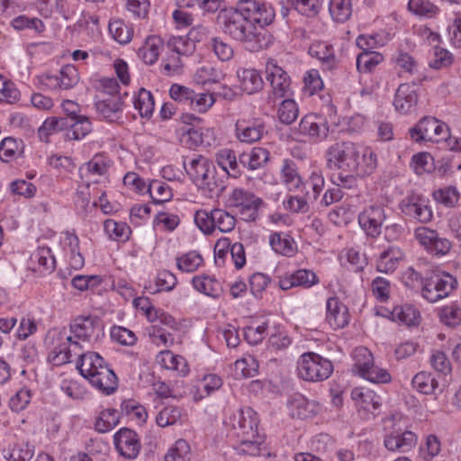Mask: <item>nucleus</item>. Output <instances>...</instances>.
I'll return each mask as SVG.
<instances>
[{
    "mask_svg": "<svg viewBox=\"0 0 461 461\" xmlns=\"http://www.w3.org/2000/svg\"><path fill=\"white\" fill-rule=\"evenodd\" d=\"M276 14L274 8L264 2L257 0H239L235 7L221 9L217 15V23L222 32L230 39L238 36L242 25L247 24V19L270 25Z\"/></svg>",
    "mask_w": 461,
    "mask_h": 461,
    "instance_id": "1",
    "label": "nucleus"
},
{
    "mask_svg": "<svg viewBox=\"0 0 461 461\" xmlns=\"http://www.w3.org/2000/svg\"><path fill=\"white\" fill-rule=\"evenodd\" d=\"M185 170L192 182L204 194L220 196L227 188V183L218 176L212 160L203 155H193L184 161Z\"/></svg>",
    "mask_w": 461,
    "mask_h": 461,
    "instance_id": "2",
    "label": "nucleus"
},
{
    "mask_svg": "<svg viewBox=\"0 0 461 461\" xmlns=\"http://www.w3.org/2000/svg\"><path fill=\"white\" fill-rule=\"evenodd\" d=\"M77 368L84 378L104 394L113 393L118 387L114 372L96 352L87 351L80 356Z\"/></svg>",
    "mask_w": 461,
    "mask_h": 461,
    "instance_id": "3",
    "label": "nucleus"
},
{
    "mask_svg": "<svg viewBox=\"0 0 461 461\" xmlns=\"http://www.w3.org/2000/svg\"><path fill=\"white\" fill-rule=\"evenodd\" d=\"M264 201L253 192L242 187L234 188L225 203L226 208L239 214L244 221L252 222L258 218V211Z\"/></svg>",
    "mask_w": 461,
    "mask_h": 461,
    "instance_id": "4",
    "label": "nucleus"
},
{
    "mask_svg": "<svg viewBox=\"0 0 461 461\" xmlns=\"http://www.w3.org/2000/svg\"><path fill=\"white\" fill-rule=\"evenodd\" d=\"M332 372L331 361L313 352L303 354L297 362L298 375L306 381H323L329 378Z\"/></svg>",
    "mask_w": 461,
    "mask_h": 461,
    "instance_id": "5",
    "label": "nucleus"
},
{
    "mask_svg": "<svg viewBox=\"0 0 461 461\" xmlns=\"http://www.w3.org/2000/svg\"><path fill=\"white\" fill-rule=\"evenodd\" d=\"M355 364L353 370L358 375L374 384H388L392 380L389 372L374 364L372 353L364 347L354 350Z\"/></svg>",
    "mask_w": 461,
    "mask_h": 461,
    "instance_id": "6",
    "label": "nucleus"
},
{
    "mask_svg": "<svg viewBox=\"0 0 461 461\" xmlns=\"http://www.w3.org/2000/svg\"><path fill=\"white\" fill-rule=\"evenodd\" d=\"M357 146L350 141H337L325 151L327 167L330 170L349 171L355 168Z\"/></svg>",
    "mask_w": 461,
    "mask_h": 461,
    "instance_id": "7",
    "label": "nucleus"
},
{
    "mask_svg": "<svg viewBox=\"0 0 461 461\" xmlns=\"http://www.w3.org/2000/svg\"><path fill=\"white\" fill-rule=\"evenodd\" d=\"M267 25L260 24L252 18L247 19V24L242 25L237 37L233 40L243 44L251 52L266 49L272 42L271 35L266 30Z\"/></svg>",
    "mask_w": 461,
    "mask_h": 461,
    "instance_id": "8",
    "label": "nucleus"
},
{
    "mask_svg": "<svg viewBox=\"0 0 461 461\" xmlns=\"http://www.w3.org/2000/svg\"><path fill=\"white\" fill-rule=\"evenodd\" d=\"M34 80L36 86L42 90H68L78 83L79 75L75 66L65 65L58 74H41Z\"/></svg>",
    "mask_w": 461,
    "mask_h": 461,
    "instance_id": "9",
    "label": "nucleus"
},
{
    "mask_svg": "<svg viewBox=\"0 0 461 461\" xmlns=\"http://www.w3.org/2000/svg\"><path fill=\"white\" fill-rule=\"evenodd\" d=\"M457 285L456 277L447 273L436 274L427 278L421 286L422 297L429 303H436L447 297Z\"/></svg>",
    "mask_w": 461,
    "mask_h": 461,
    "instance_id": "10",
    "label": "nucleus"
},
{
    "mask_svg": "<svg viewBox=\"0 0 461 461\" xmlns=\"http://www.w3.org/2000/svg\"><path fill=\"white\" fill-rule=\"evenodd\" d=\"M398 207L404 217L417 222L426 224L433 219V212L429 202L421 194H408L401 200Z\"/></svg>",
    "mask_w": 461,
    "mask_h": 461,
    "instance_id": "11",
    "label": "nucleus"
},
{
    "mask_svg": "<svg viewBox=\"0 0 461 461\" xmlns=\"http://www.w3.org/2000/svg\"><path fill=\"white\" fill-rule=\"evenodd\" d=\"M409 132L416 142H440L448 137V127L434 117H424Z\"/></svg>",
    "mask_w": 461,
    "mask_h": 461,
    "instance_id": "12",
    "label": "nucleus"
},
{
    "mask_svg": "<svg viewBox=\"0 0 461 461\" xmlns=\"http://www.w3.org/2000/svg\"><path fill=\"white\" fill-rule=\"evenodd\" d=\"M103 330L102 321L95 315H78L69 324L72 338L87 343L97 341L104 335Z\"/></svg>",
    "mask_w": 461,
    "mask_h": 461,
    "instance_id": "13",
    "label": "nucleus"
},
{
    "mask_svg": "<svg viewBox=\"0 0 461 461\" xmlns=\"http://www.w3.org/2000/svg\"><path fill=\"white\" fill-rule=\"evenodd\" d=\"M414 238L419 244L429 254L441 257L447 255L451 248V241L439 235L433 229L420 226L414 230Z\"/></svg>",
    "mask_w": 461,
    "mask_h": 461,
    "instance_id": "14",
    "label": "nucleus"
},
{
    "mask_svg": "<svg viewBox=\"0 0 461 461\" xmlns=\"http://www.w3.org/2000/svg\"><path fill=\"white\" fill-rule=\"evenodd\" d=\"M227 424L230 426L233 434L238 438L252 437L258 432V417L250 407L234 411L228 419Z\"/></svg>",
    "mask_w": 461,
    "mask_h": 461,
    "instance_id": "15",
    "label": "nucleus"
},
{
    "mask_svg": "<svg viewBox=\"0 0 461 461\" xmlns=\"http://www.w3.org/2000/svg\"><path fill=\"white\" fill-rule=\"evenodd\" d=\"M386 219L385 210L380 204H370L358 214V223L366 235L375 238L382 232Z\"/></svg>",
    "mask_w": 461,
    "mask_h": 461,
    "instance_id": "16",
    "label": "nucleus"
},
{
    "mask_svg": "<svg viewBox=\"0 0 461 461\" xmlns=\"http://www.w3.org/2000/svg\"><path fill=\"white\" fill-rule=\"evenodd\" d=\"M266 79L270 83L273 94L278 97H283L291 91L289 75L274 59H269L266 64Z\"/></svg>",
    "mask_w": 461,
    "mask_h": 461,
    "instance_id": "17",
    "label": "nucleus"
},
{
    "mask_svg": "<svg viewBox=\"0 0 461 461\" xmlns=\"http://www.w3.org/2000/svg\"><path fill=\"white\" fill-rule=\"evenodd\" d=\"M117 451L124 457L133 459L140 450V438L137 433L128 428L119 429L113 436Z\"/></svg>",
    "mask_w": 461,
    "mask_h": 461,
    "instance_id": "18",
    "label": "nucleus"
},
{
    "mask_svg": "<svg viewBox=\"0 0 461 461\" xmlns=\"http://www.w3.org/2000/svg\"><path fill=\"white\" fill-rule=\"evenodd\" d=\"M299 131L301 134L315 140H321L328 136L329 125L324 116L316 113H309L301 120Z\"/></svg>",
    "mask_w": 461,
    "mask_h": 461,
    "instance_id": "19",
    "label": "nucleus"
},
{
    "mask_svg": "<svg viewBox=\"0 0 461 461\" xmlns=\"http://www.w3.org/2000/svg\"><path fill=\"white\" fill-rule=\"evenodd\" d=\"M79 341L77 338H72V335L68 336L66 343L59 345L51 351L50 360L57 366L71 362L73 357H77V361H80V356L85 353L82 352Z\"/></svg>",
    "mask_w": 461,
    "mask_h": 461,
    "instance_id": "20",
    "label": "nucleus"
},
{
    "mask_svg": "<svg viewBox=\"0 0 461 461\" xmlns=\"http://www.w3.org/2000/svg\"><path fill=\"white\" fill-rule=\"evenodd\" d=\"M319 283L316 274L308 269H298L291 274H285L279 277V287L282 290H289L293 287L310 288Z\"/></svg>",
    "mask_w": 461,
    "mask_h": 461,
    "instance_id": "21",
    "label": "nucleus"
},
{
    "mask_svg": "<svg viewBox=\"0 0 461 461\" xmlns=\"http://www.w3.org/2000/svg\"><path fill=\"white\" fill-rule=\"evenodd\" d=\"M235 126L237 139L244 143L258 141L266 131V125L259 119H255L252 122L239 120Z\"/></svg>",
    "mask_w": 461,
    "mask_h": 461,
    "instance_id": "22",
    "label": "nucleus"
},
{
    "mask_svg": "<svg viewBox=\"0 0 461 461\" xmlns=\"http://www.w3.org/2000/svg\"><path fill=\"white\" fill-rule=\"evenodd\" d=\"M417 436L410 430L404 432H392L384 436V446L392 452H407L417 444Z\"/></svg>",
    "mask_w": 461,
    "mask_h": 461,
    "instance_id": "23",
    "label": "nucleus"
},
{
    "mask_svg": "<svg viewBox=\"0 0 461 461\" xmlns=\"http://www.w3.org/2000/svg\"><path fill=\"white\" fill-rule=\"evenodd\" d=\"M326 310V320L334 330L342 329L348 324V309L338 297H330L327 300Z\"/></svg>",
    "mask_w": 461,
    "mask_h": 461,
    "instance_id": "24",
    "label": "nucleus"
},
{
    "mask_svg": "<svg viewBox=\"0 0 461 461\" xmlns=\"http://www.w3.org/2000/svg\"><path fill=\"white\" fill-rule=\"evenodd\" d=\"M309 54L317 59L323 71H332L339 67V59L331 45L326 42H314L310 46Z\"/></svg>",
    "mask_w": 461,
    "mask_h": 461,
    "instance_id": "25",
    "label": "nucleus"
},
{
    "mask_svg": "<svg viewBox=\"0 0 461 461\" xmlns=\"http://www.w3.org/2000/svg\"><path fill=\"white\" fill-rule=\"evenodd\" d=\"M356 167L352 171H356V175L359 177H366L372 175L377 167V156L372 149L365 148L361 154L358 149L355 157Z\"/></svg>",
    "mask_w": 461,
    "mask_h": 461,
    "instance_id": "26",
    "label": "nucleus"
},
{
    "mask_svg": "<svg viewBox=\"0 0 461 461\" xmlns=\"http://www.w3.org/2000/svg\"><path fill=\"white\" fill-rule=\"evenodd\" d=\"M270 158L267 149L260 147H254L248 152H242L239 156V162L249 170H257L266 166Z\"/></svg>",
    "mask_w": 461,
    "mask_h": 461,
    "instance_id": "27",
    "label": "nucleus"
},
{
    "mask_svg": "<svg viewBox=\"0 0 461 461\" xmlns=\"http://www.w3.org/2000/svg\"><path fill=\"white\" fill-rule=\"evenodd\" d=\"M235 449L239 455L244 456H258L267 454L264 438L258 433L252 437L239 438Z\"/></svg>",
    "mask_w": 461,
    "mask_h": 461,
    "instance_id": "28",
    "label": "nucleus"
},
{
    "mask_svg": "<svg viewBox=\"0 0 461 461\" xmlns=\"http://www.w3.org/2000/svg\"><path fill=\"white\" fill-rule=\"evenodd\" d=\"M156 361L162 367L176 371L181 376H185L189 373L186 360L179 355H174L170 350H161L157 355Z\"/></svg>",
    "mask_w": 461,
    "mask_h": 461,
    "instance_id": "29",
    "label": "nucleus"
},
{
    "mask_svg": "<svg viewBox=\"0 0 461 461\" xmlns=\"http://www.w3.org/2000/svg\"><path fill=\"white\" fill-rule=\"evenodd\" d=\"M164 48L162 40L155 35L146 38L143 45L138 50V56L147 65L154 64Z\"/></svg>",
    "mask_w": 461,
    "mask_h": 461,
    "instance_id": "30",
    "label": "nucleus"
},
{
    "mask_svg": "<svg viewBox=\"0 0 461 461\" xmlns=\"http://www.w3.org/2000/svg\"><path fill=\"white\" fill-rule=\"evenodd\" d=\"M122 101L120 96H108L95 103L97 113L109 122H115L120 118Z\"/></svg>",
    "mask_w": 461,
    "mask_h": 461,
    "instance_id": "31",
    "label": "nucleus"
},
{
    "mask_svg": "<svg viewBox=\"0 0 461 461\" xmlns=\"http://www.w3.org/2000/svg\"><path fill=\"white\" fill-rule=\"evenodd\" d=\"M240 88L248 95H252L263 88L264 81L259 72L254 68L238 70Z\"/></svg>",
    "mask_w": 461,
    "mask_h": 461,
    "instance_id": "32",
    "label": "nucleus"
},
{
    "mask_svg": "<svg viewBox=\"0 0 461 461\" xmlns=\"http://www.w3.org/2000/svg\"><path fill=\"white\" fill-rule=\"evenodd\" d=\"M217 165L224 171L223 179L226 181L229 176L237 178L240 172L237 162V158L233 150L223 149L215 155Z\"/></svg>",
    "mask_w": 461,
    "mask_h": 461,
    "instance_id": "33",
    "label": "nucleus"
},
{
    "mask_svg": "<svg viewBox=\"0 0 461 461\" xmlns=\"http://www.w3.org/2000/svg\"><path fill=\"white\" fill-rule=\"evenodd\" d=\"M280 175L282 183L289 191H297L302 186H304L302 176L298 173L296 164L293 160H284Z\"/></svg>",
    "mask_w": 461,
    "mask_h": 461,
    "instance_id": "34",
    "label": "nucleus"
},
{
    "mask_svg": "<svg viewBox=\"0 0 461 461\" xmlns=\"http://www.w3.org/2000/svg\"><path fill=\"white\" fill-rule=\"evenodd\" d=\"M403 258V252L396 247H391L381 253L376 262V269L381 273H393Z\"/></svg>",
    "mask_w": 461,
    "mask_h": 461,
    "instance_id": "35",
    "label": "nucleus"
},
{
    "mask_svg": "<svg viewBox=\"0 0 461 461\" xmlns=\"http://www.w3.org/2000/svg\"><path fill=\"white\" fill-rule=\"evenodd\" d=\"M192 285L199 293L212 298H219L222 294L221 284L213 276H195L192 279Z\"/></svg>",
    "mask_w": 461,
    "mask_h": 461,
    "instance_id": "36",
    "label": "nucleus"
},
{
    "mask_svg": "<svg viewBox=\"0 0 461 461\" xmlns=\"http://www.w3.org/2000/svg\"><path fill=\"white\" fill-rule=\"evenodd\" d=\"M418 101L417 94L411 86L407 84H402L396 93L394 97V107L395 109L402 113H408Z\"/></svg>",
    "mask_w": 461,
    "mask_h": 461,
    "instance_id": "37",
    "label": "nucleus"
},
{
    "mask_svg": "<svg viewBox=\"0 0 461 461\" xmlns=\"http://www.w3.org/2000/svg\"><path fill=\"white\" fill-rule=\"evenodd\" d=\"M391 314L394 321L408 327H416L420 322V312L411 304L397 305Z\"/></svg>",
    "mask_w": 461,
    "mask_h": 461,
    "instance_id": "38",
    "label": "nucleus"
},
{
    "mask_svg": "<svg viewBox=\"0 0 461 461\" xmlns=\"http://www.w3.org/2000/svg\"><path fill=\"white\" fill-rule=\"evenodd\" d=\"M269 243L272 249L282 256L291 257L296 250L294 240L285 233L275 232L271 234Z\"/></svg>",
    "mask_w": 461,
    "mask_h": 461,
    "instance_id": "39",
    "label": "nucleus"
},
{
    "mask_svg": "<svg viewBox=\"0 0 461 461\" xmlns=\"http://www.w3.org/2000/svg\"><path fill=\"white\" fill-rule=\"evenodd\" d=\"M68 127V119L65 117L47 118L38 129V135L41 140L48 142L50 135L63 131Z\"/></svg>",
    "mask_w": 461,
    "mask_h": 461,
    "instance_id": "40",
    "label": "nucleus"
},
{
    "mask_svg": "<svg viewBox=\"0 0 461 461\" xmlns=\"http://www.w3.org/2000/svg\"><path fill=\"white\" fill-rule=\"evenodd\" d=\"M134 108L142 118L149 119L154 112L155 102L152 94L141 88L133 99Z\"/></svg>",
    "mask_w": 461,
    "mask_h": 461,
    "instance_id": "41",
    "label": "nucleus"
},
{
    "mask_svg": "<svg viewBox=\"0 0 461 461\" xmlns=\"http://www.w3.org/2000/svg\"><path fill=\"white\" fill-rule=\"evenodd\" d=\"M352 397L361 408L370 412H374L381 406V398L370 390L355 389Z\"/></svg>",
    "mask_w": 461,
    "mask_h": 461,
    "instance_id": "42",
    "label": "nucleus"
},
{
    "mask_svg": "<svg viewBox=\"0 0 461 461\" xmlns=\"http://www.w3.org/2000/svg\"><path fill=\"white\" fill-rule=\"evenodd\" d=\"M312 404L302 394H294L288 401V408L293 417L306 419L313 412Z\"/></svg>",
    "mask_w": 461,
    "mask_h": 461,
    "instance_id": "43",
    "label": "nucleus"
},
{
    "mask_svg": "<svg viewBox=\"0 0 461 461\" xmlns=\"http://www.w3.org/2000/svg\"><path fill=\"white\" fill-rule=\"evenodd\" d=\"M411 384L418 392L424 394H432L438 387V382L435 376L424 371L416 374Z\"/></svg>",
    "mask_w": 461,
    "mask_h": 461,
    "instance_id": "44",
    "label": "nucleus"
},
{
    "mask_svg": "<svg viewBox=\"0 0 461 461\" xmlns=\"http://www.w3.org/2000/svg\"><path fill=\"white\" fill-rule=\"evenodd\" d=\"M120 421L118 411L115 409H105L102 411L95 419V429L99 433H106L112 430Z\"/></svg>",
    "mask_w": 461,
    "mask_h": 461,
    "instance_id": "45",
    "label": "nucleus"
},
{
    "mask_svg": "<svg viewBox=\"0 0 461 461\" xmlns=\"http://www.w3.org/2000/svg\"><path fill=\"white\" fill-rule=\"evenodd\" d=\"M182 416L183 411L181 408L174 405H168L160 410L157 414L156 423L161 428L173 426L177 422H181Z\"/></svg>",
    "mask_w": 461,
    "mask_h": 461,
    "instance_id": "46",
    "label": "nucleus"
},
{
    "mask_svg": "<svg viewBox=\"0 0 461 461\" xmlns=\"http://www.w3.org/2000/svg\"><path fill=\"white\" fill-rule=\"evenodd\" d=\"M213 134L212 131L209 128L203 127H188L185 130V133L183 134V138L186 139V143L190 146H199V145H210V141L207 138L212 137Z\"/></svg>",
    "mask_w": 461,
    "mask_h": 461,
    "instance_id": "47",
    "label": "nucleus"
},
{
    "mask_svg": "<svg viewBox=\"0 0 461 461\" xmlns=\"http://www.w3.org/2000/svg\"><path fill=\"white\" fill-rule=\"evenodd\" d=\"M384 60V56L376 51H363L357 55V68L360 73H369Z\"/></svg>",
    "mask_w": 461,
    "mask_h": 461,
    "instance_id": "48",
    "label": "nucleus"
},
{
    "mask_svg": "<svg viewBox=\"0 0 461 461\" xmlns=\"http://www.w3.org/2000/svg\"><path fill=\"white\" fill-rule=\"evenodd\" d=\"M223 78V72L210 64L200 67L194 76V81L201 85L219 83Z\"/></svg>",
    "mask_w": 461,
    "mask_h": 461,
    "instance_id": "49",
    "label": "nucleus"
},
{
    "mask_svg": "<svg viewBox=\"0 0 461 461\" xmlns=\"http://www.w3.org/2000/svg\"><path fill=\"white\" fill-rule=\"evenodd\" d=\"M329 12L337 23H344L352 14L351 0H330Z\"/></svg>",
    "mask_w": 461,
    "mask_h": 461,
    "instance_id": "50",
    "label": "nucleus"
},
{
    "mask_svg": "<svg viewBox=\"0 0 461 461\" xmlns=\"http://www.w3.org/2000/svg\"><path fill=\"white\" fill-rule=\"evenodd\" d=\"M440 321L448 327L455 328L461 324V305L452 303L438 311Z\"/></svg>",
    "mask_w": 461,
    "mask_h": 461,
    "instance_id": "51",
    "label": "nucleus"
},
{
    "mask_svg": "<svg viewBox=\"0 0 461 461\" xmlns=\"http://www.w3.org/2000/svg\"><path fill=\"white\" fill-rule=\"evenodd\" d=\"M212 219L214 221V230L218 229L221 232H230L236 226L234 215L221 208L212 209Z\"/></svg>",
    "mask_w": 461,
    "mask_h": 461,
    "instance_id": "52",
    "label": "nucleus"
},
{
    "mask_svg": "<svg viewBox=\"0 0 461 461\" xmlns=\"http://www.w3.org/2000/svg\"><path fill=\"white\" fill-rule=\"evenodd\" d=\"M68 127H70V131L68 136L73 140H81L92 131V123L86 115H79L68 122Z\"/></svg>",
    "mask_w": 461,
    "mask_h": 461,
    "instance_id": "53",
    "label": "nucleus"
},
{
    "mask_svg": "<svg viewBox=\"0 0 461 461\" xmlns=\"http://www.w3.org/2000/svg\"><path fill=\"white\" fill-rule=\"evenodd\" d=\"M121 412L138 423L142 424L148 418V413L144 406L133 399L124 400L121 403Z\"/></svg>",
    "mask_w": 461,
    "mask_h": 461,
    "instance_id": "54",
    "label": "nucleus"
},
{
    "mask_svg": "<svg viewBox=\"0 0 461 461\" xmlns=\"http://www.w3.org/2000/svg\"><path fill=\"white\" fill-rule=\"evenodd\" d=\"M32 261L38 264V271L52 272L55 269V258L50 249L39 248L31 257Z\"/></svg>",
    "mask_w": 461,
    "mask_h": 461,
    "instance_id": "55",
    "label": "nucleus"
},
{
    "mask_svg": "<svg viewBox=\"0 0 461 461\" xmlns=\"http://www.w3.org/2000/svg\"><path fill=\"white\" fill-rule=\"evenodd\" d=\"M148 335L151 342L158 347L164 346L169 348L174 344V336L167 329L158 323L151 324L147 329Z\"/></svg>",
    "mask_w": 461,
    "mask_h": 461,
    "instance_id": "56",
    "label": "nucleus"
},
{
    "mask_svg": "<svg viewBox=\"0 0 461 461\" xmlns=\"http://www.w3.org/2000/svg\"><path fill=\"white\" fill-rule=\"evenodd\" d=\"M408 9L415 15L426 18H433L439 12V8L429 0H409Z\"/></svg>",
    "mask_w": 461,
    "mask_h": 461,
    "instance_id": "57",
    "label": "nucleus"
},
{
    "mask_svg": "<svg viewBox=\"0 0 461 461\" xmlns=\"http://www.w3.org/2000/svg\"><path fill=\"white\" fill-rule=\"evenodd\" d=\"M105 233L113 240H127L131 233L130 227L124 222H118L108 219L104 223Z\"/></svg>",
    "mask_w": 461,
    "mask_h": 461,
    "instance_id": "58",
    "label": "nucleus"
},
{
    "mask_svg": "<svg viewBox=\"0 0 461 461\" xmlns=\"http://www.w3.org/2000/svg\"><path fill=\"white\" fill-rule=\"evenodd\" d=\"M33 448L27 443L14 444L4 450V456L8 461H30L33 456Z\"/></svg>",
    "mask_w": 461,
    "mask_h": 461,
    "instance_id": "59",
    "label": "nucleus"
},
{
    "mask_svg": "<svg viewBox=\"0 0 461 461\" xmlns=\"http://www.w3.org/2000/svg\"><path fill=\"white\" fill-rule=\"evenodd\" d=\"M109 32L120 44L128 43L132 37L133 31L122 20H113L109 23Z\"/></svg>",
    "mask_w": 461,
    "mask_h": 461,
    "instance_id": "60",
    "label": "nucleus"
},
{
    "mask_svg": "<svg viewBox=\"0 0 461 461\" xmlns=\"http://www.w3.org/2000/svg\"><path fill=\"white\" fill-rule=\"evenodd\" d=\"M191 447L185 439H178L165 456V461H190Z\"/></svg>",
    "mask_w": 461,
    "mask_h": 461,
    "instance_id": "61",
    "label": "nucleus"
},
{
    "mask_svg": "<svg viewBox=\"0 0 461 461\" xmlns=\"http://www.w3.org/2000/svg\"><path fill=\"white\" fill-rule=\"evenodd\" d=\"M203 263V257L197 251H189L177 258V267L184 272H194Z\"/></svg>",
    "mask_w": 461,
    "mask_h": 461,
    "instance_id": "62",
    "label": "nucleus"
},
{
    "mask_svg": "<svg viewBox=\"0 0 461 461\" xmlns=\"http://www.w3.org/2000/svg\"><path fill=\"white\" fill-rule=\"evenodd\" d=\"M459 193L455 186L449 185L433 192V198L446 207H454L459 201Z\"/></svg>",
    "mask_w": 461,
    "mask_h": 461,
    "instance_id": "63",
    "label": "nucleus"
},
{
    "mask_svg": "<svg viewBox=\"0 0 461 461\" xmlns=\"http://www.w3.org/2000/svg\"><path fill=\"white\" fill-rule=\"evenodd\" d=\"M299 114L297 104L292 99L282 101L278 107L277 115L280 122L284 124H291Z\"/></svg>",
    "mask_w": 461,
    "mask_h": 461,
    "instance_id": "64",
    "label": "nucleus"
}]
</instances>
